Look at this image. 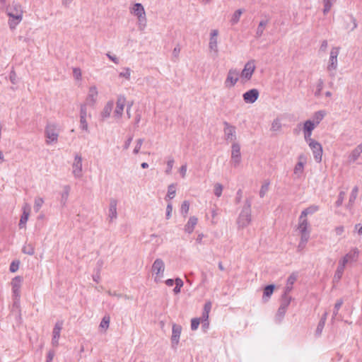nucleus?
Wrapping results in <instances>:
<instances>
[{
  "label": "nucleus",
  "mask_w": 362,
  "mask_h": 362,
  "mask_svg": "<svg viewBox=\"0 0 362 362\" xmlns=\"http://www.w3.org/2000/svg\"><path fill=\"white\" fill-rule=\"evenodd\" d=\"M129 11V13L136 18L138 30L144 31L147 27V16L144 6L141 3H132Z\"/></svg>",
  "instance_id": "f257e3e1"
},
{
  "label": "nucleus",
  "mask_w": 362,
  "mask_h": 362,
  "mask_svg": "<svg viewBox=\"0 0 362 362\" xmlns=\"http://www.w3.org/2000/svg\"><path fill=\"white\" fill-rule=\"evenodd\" d=\"M296 230L300 236L298 248L301 250L305 247L310 236L311 228L308 220L298 218Z\"/></svg>",
  "instance_id": "f03ea898"
},
{
  "label": "nucleus",
  "mask_w": 362,
  "mask_h": 362,
  "mask_svg": "<svg viewBox=\"0 0 362 362\" xmlns=\"http://www.w3.org/2000/svg\"><path fill=\"white\" fill-rule=\"evenodd\" d=\"M23 9L20 4L13 2L8 8V16H9L8 25L11 30L21 22L23 19Z\"/></svg>",
  "instance_id": "7ed1b4c3"
},
{
  "label": "nucleus",
  "mask_w": 362,
  "mask_h": 362,
  "mask_svg": "<svg viewBox=\"0 0 362 362\" xmlns=\"http://www.w3.org/2000/svg\"><path fill=\"white\" fill-rule=\"evenodd\" d=\"M60 133L59 125L55 122H48L45 129V142L47 145L56 144Z\"/></svg>",
  "instance_id": "20e7f679"
},
{
  "label": "nucleus",
  "mask_w": 362,
  "mask_h": 362,
  "mask_svg": "<svg viewBox=\"0 0 362 362\" xmlns=\"http://www.w3.org/2000/svg\"><path fill=\"white\" fill-rule=\"evenodd\" d=\"M340 47H332L329 52L327 70L331 77H334L338 69V56L340 53Z\"/></svg>",
  "instance_id": "39448f33"
},
{
  "label": "nucleus",
  "mask_w": 362,
  "mask_h": 362,
  "mask_svg": "<svg viewBox=\"0 0 362 362\" xmlns=\"http://www.w3.org/2000/svg\"><path fill=\"white\" fill-rule=\"evenodd\" d=\"M250 206V203L247 202L239 214L236 221L238 230L246 228L251 223L252 218Z\"/></svg>",
  "instance_id": "423d86ee"
},
{
  "label": "nucleus",
  "mask_w": 362,
  "mask_h": 362,
  "mask_svg": "<svg viewBox=\"0 0 362 362\" xmlns=\"http://www.w3.org/2000/svg\"><path fill=\"white\" fill-rule=\"evenodd\" d=\"M165 264L161 258H156L151 266V273L156 283L161 282L164 278Z\"/></svg>",
  "instance_id": "0eeeda50"
},
{
  "label": "nucleus",
  "mask_w": 362,
  "mask_h": 362,
  "mask_svg": "<svg viewBox=\"0 0 362 362\" xmlns=\"http://www.w3.org/2000/svg\"><path fill=\"white\" fill-rule=\"evenodd\" d=\"M127 105V98L124 95H119L117 97L115 107L113 108V119L118 122L124 115L125 106Z\"/></svg>",
  "instance_id": "6e6552de"
},
{
  "label": "nucleus",
  "mask_w": 362,
  "mask_h": 362,
  "mask_svg": "<svg viewBox=\"0 0 362 362\" xmlns=\"http://www.w3.org/2000/svg\"><path fill=\"white\" fill-rule=\"evenodd\" d=\"M307 160V156L303 153L298 156L297 163L293 170V175L295 180H300L303 177Z\"/></svg>",
  "instance_id": "1a4fd4ad"
},
{
  "label": "nucleus",
  "mask_w": 362,
  "mask_h": 362,
  "mask_svg": "<svg viewBox=\"0 0 362 362\" xmlns=\"http://www.w3.org/2000/svg\"><path fill=\"white\" fill-rule=\"evenodd\" d=\"M256 69V63L254 59H250L247 62L243 69L242 71L240 73V80L243 83H246L249 81Z\"/></svg>",
  "instance_id": "9d476101"
},
{
  "label": "nucleus",
  "mask_w": 362,
  "mask_h": 362,
  "mask_svg": "<svg viewBox=\"0 0 362 362\" xmlns=\"http://www.w3.org/2000/svg\"><path fill=\"white\" fill-rule=\"evenodd\" d=\"M71 173L76 179H80L83 175V158L80 153H76L71 164Z\"/></svg>",
  "instance_id": "9b49d317"
},
{
  "label": "nucleus",
  "mask_w": 362,
  "mask_h": 362,
  "mask_svg": "<svg viewBox=\"0 0 362 362\" xmlns=\"http://www.w3.org/2000/svg\"><path fill=\"white\" fill-rule=\"evenodd\" d=\"M218 35L219 31L217 29L211 30L209 33V49L215 57H217L219 53Z\"/></svg>",
  "instance_id": "f8f14e48"
},
{
  "label": "nucleus",
  "mask_w": 362,
  "mask_h": 362,
  "mask_svg": "<svg viewBox=\"0 0 362 362\" xmlns=\"http://www.w3.org/2000/svg\"><path fill=\"white\" fill-rule=\"evenodd\" d=\"M240 78V71L237 69H230L224 81L225 87L227 88L234 87Z\"/></svg>",
  "instance_id": "ddd939ff"
},
{
  "label": "nucleus",
  "mask_w": 362,
  "mask_h": 362,
  "mask_svg": "<svg viewBox=\"0 0 362 362\" xmlns=\"http://www.w3.org/2000/svg\"><path fill=\"white\" fill-rule=\"evenodd\" d=\"M99 97V91L98 88L96 86H90L88 88V93L86 95V101L83 105H86V106L94 107L98 101Z\"/></svg>",
  "instance_id": "4468645a"
},
{
  "label": "nucleus",
  "mask_w": 362,
  "mask_h": 362,
  "mask_svg": "<svg viewBox=\"0 0 362 362\" xmlns=\"http://www.w3.org/2000/svg\"><path fill=\"white\" fill-rule=\"evenodd\" d=\"M224 137L227 142L237 143L236 128L227 122H223Z\"/></svg>",
  "instance_id": "2eb2a0df"
},
{
  "label": "nucleus",
  "mask_w": 362,
  "mask_h": 362,
  "mask_svg": "<svg viewBox=\"0 0 362 362\" xmlns=\"http://www.w3.org/2000/svg\"><path fill=\"white\" fill-rule=\"evenodd\" d=\"M240 145L238 142L232 144L230 163L234 168L238 167L241 163Z\"/></svg>",
  "instance_id": "dca6fc26"
},
{
  "label": "nucleus",
  "mask_w": 362,
  "mask_h": 362,
  "mask_svg": "<svg viewBox=\"0 0 362 362\" xmlns=\"http://www.w3.org/2000/svg\"><path fill=\"white\" fill-rule=\"evenodd\" d=\"M23 277L20 276H15L11 282V289L13 293V296L15 300V303L19 300L21 297V288L23 284Z\"/></svg>",
  "instance_id": "f3484780"
},
{
  "label": "nucleus",
  "mask_w": 362,
  "mask_h": 362,
  "mask_svg": "<svg viewBox=\"0 0 362 362\" xmlns=\"http://www.w3.org/2000/svg\"><path fill=\"white\" fill-rule=\"evenodd\" d=\"M308 145L313 152L315 160L317 163H320L322 161L323 152L322 145L316 140L308 143Z\"/></svg>",
  "instance_id": "a211bd4d"
},
{
  "label": "nucleus",
  "mask_w": 362,
  "mask_h": 362,
  "mask_svg": "<svg viewBox=\"0 0 362 362\" xmlns=\"http://www.w3.org/2000/svg\"><path fill=\"white\" fill-rule=\"evenodd\" d=\"M90 117V114L88 112L86 105H81L80 107V128L86 132H88V123L87 118Z\"/></svg>",
  "instance_id": "6ab92c4d"
},
{
  "label": "nucleus",
  "mask_w": 362,
  "mask_h": 362,
  "mask_svg": "<svg viewBox=\"0 0 362 362\" xmlns=\"http://www.w3.org/2000/svg\"><path fill=\"white\" fill-rule=\"evenodd\" d=\"M117 204L116 199H110L108 206L107 218L110 222H114L117 218Z\"/></svg>",
  "instance_id": "aec40b11"
},
{
  "label": "nucleus",
  "mask_w": 362,
  "mask_h": 362,
  "mask_svg": "<svg viewBox=\"0 0 362 362\" xmlns=\"http://www.w3.org/2000/svg\"><path fill=\"white\" fill-rule=\"evenodd\" d=\"M182 332V327L177 324H173L172 327L171 346L175 349L179 344L180 337Z\"/></svg>",
  "instance_id": "412c9836"
},
{
  "label": "nucleus",
  "mask_w": 362,
  "mask_h": 362,
  "mask_svg": "<svg viewBox=\"0 0 362 362\" xmlns=\"http://www.w3.org/2000/svg\"><path fill=\"white\" fill-rule=\"evenodd\" d=\"M115 103L113 100H110L107 101L104 105L103 110L100 113V117L102 121H105L109 119L111 116V114H113V108H114Z\"/></svg>",
  "instance_id": "4be33fe9"
},
{
  "label": "nucleus",
  "mask_w": 362,
  "mask_h": 362,
  "mask_svg": "<svg viewBox=\"0 0 362 362\" xmlns=\"http://www.w3.org/2000/svg\"><path fill=\"white\" fill-rule=\"evenodd\" d=\"M22 215L21 216L18 226L21 229L26 228V223L30 214V206L25 203L22 207Z\"/></svg>",
  "instance_id": "5701e85b"
},
{
  "label": "nucleus",
  "mask_w": 362,
  "mask_h": 362,
  "mask_svg": "<svg viewBox=\"0 0 362 362\" xmlns=\"http://www.w3.org/2000/svg\"><path fill=\"white\" fill-rule=\"evenodd\" d=\"M259 95L258 90L253 88L244 93L243 98L246 103L252 104L258 99Z\"/></svg>",
  "instance_id": "b1692460"
},
{
  "label": "nucleus",
  "mask_w": 362,
  "mask_h": 362,
  "mask_svg": "<svg viewBox=\"0 0 362 362\" xmlns=\"http://www.w3.org/2000/svg\"><path fill=\"white\" fill-rule=\"evenodd\" d=\"M63 327V322L58 321L56 322L53 332H52V344L54 346H57L59 344V339L60 337V332Z\"/></svg>",
  "instance_id": "393cba45"
},
{
  "label": "nucleus",
  "mask_w": 362,
  "mask_h": 362,
  "mask_svg": "<svg viewBox=\"0 0 362 362\" xmlns=\"http://www.w3.org/2000/svg\"><path fill=\"white\" fill-rule=\"evenodd\" d=\"M319 209H320L319 206L315 205V204L310 205L302 211V212L298 218H301L303 220V219L308 220V216L315 214L316 212H317L319 211Z\"/></svg>",
  "instance_id": "a878e982"
},
{
  "label": "nucleus",
  "mask_w": 362,
  "mask_h": 362,
  "mask_svg": "<svg viewBox=\"0 0 362 362\" xmlns=\"http://www.w3.org/2000/svg\"><path fill=\"white\" fill-rule=\"evenodd\" d=\"M197 223L198 218L196 216H190L184 226L185 232L188 234H191L194 231L196 226L197 225Z\"/></svg>",
  "instance_id": "bb28decb"
},
{
  "label": "nucleus",
  "mask_w": 362,
  "mask_h": 362,
  "mask_svg": "<svg viewBox=\"0 0 362 362\" xmlns=\"http://www.w3.org/2000/svg\"><path fill=\"white\" fill-rule=\"evenodd\" d=\"M362 153V143L358 144L355 148H354L349 156V162L354 163L360 157Z\"/></svg>",
  "instance_id": "cd10ccee"
},
{
  "label": "nucleus",
  "mask_w": 362,
  "mask_h": 362,
  "mask_svg": "<svg viewBox=\"0 0 362 362\" xmlns=\"http://www.w3.org/2000/svg\"><path fill=\"white\" fill-rule=\"evenodd\" d=\"M359 253L360 252L357 247H353L344 256L350 263H353L358 261Z\"/></svg>",
  "instance_id": "c85d7f7f"
},
{
  "label": "nucleus",
  "mask_w": 362,
  "mask_h": 362,
  "mask_svg": "<svg viewBox=\"0 0 362 362\" xmlns=\"http://www.w3.org/2000/svg\"><path fill=\"white\" fill-rule=\"evenodd\" d=\"M297 280V274H291L286 281V284L284 288V294H288L292 291L293 286L296 281Z\"/></svg>",
  "instance_id": "c756f323"
},
{
  "label": "nucleus",
  "mask_w": 362,
  "mask_h": 362,
  "mask_svg": "<svg viewBox=\"0 0 362 362\" xmlns=\"http://www.w3.org/2000/svg\"><path fill=\"white\" fill-rule=\"evenodd\" d=\"M325 115L326 112L325 110H319L313 114L312 118L310 119V120L317 127L321 121L324 119Z\"/></svg>",
  "instance_id": "7c9ffc66"
},
{
  "label": "nucleus",
  "mask_w": 362,
  "mask_h": 362,
  "mask_svg": "<svg viewBox=\"0 0 362 362\" xmlns=\"http://www.w3.org/2000/svg\"><path fill=\"white\" fill-rule=\"evenodd\" d=\"M268 23H269V20H267V19H263L259 22V23L257 28L256 33H255L256 38H259L262 36L264 31L267 25H268Z\"/></svg>",
  "instance_id": "2f4dec72"
},
{
  "label": "nucleus",
  "mask_w": 362,
  "mask_h": 362,
  "mask_svg": "<svg viewBox=\"0 0 362 362\" xmlns=\"http://www.w3.org/2000/svg\"><path fill=\"white\" fill-rule=\"evenodd\" d=\"M282 124L281 119L279 117H276L271 123L270 130L273 132H278L281 130Z\"/></svg>",
  "instance_id": "473e14b6"
},
{
  "label": "nucleus",
  "mask_w": 362,
  "mask_h": 362,
  "mask_svg": "<svg viewBox=\"0 0 362 362\" xmlns=\"http://www.w3.org/2000/svg\"><path fill=\"white\" fill-rule=\"evenodd\" d=\"M270 184H271V182L269 180H264L262 182L261 187H260L259 192V197L261 198H263L267 194V192L269 191Z\"/></svg>",
  "instance_id": "72a5a7b5"
},
{
  "label": "nucleus",
  "mask_w": 362,
  "mask_h": 362,
  "mask_svg": "<svg viewBox=\"0 0 362 362\" xmlns=\"http://www.w3.org/2000/svg\"><path fill=\"white\" fill-rule=\"evenodd\" d=\"M132 69L129 67H123L121 69L118 75L119 78H124L127 81H129L132 75Z\"/></svg>",
  "instance_id": "f704fd0d"
},
{
  "label": "nucleus",
  "mask_w": 362,
  "mask_h": 362,
  "mask_svg": "<svg viewBox=\"0 0 362 362\" xmlns=\"http://www.w3.org/2000/svg\"><path fill=\"white\" fill-rule=\"evenodd\" d=\"M274 285H269L264 288V292H263V296H262L263 301H264V302L268 301V300L269 299V298L271 297V296L272 295V293L274 292Z\"/></svg>",
  "instance_id": "c9c22d12"
},
{
  "label": "nucleus",
  "mask_w": 362,
  "mask_h": 362,
  "mask_svg": "<svg viewBox=\"0 0 362 362\" xmlns=\"http://www.w3.org/2000/svg\"><path fill=\"white\" fill-rule=\"evenodd\" d=\"M144 139L142 138L137 139L134 142V146L133 148V154L138 155L141 149V147L144 144Z\"/></svg>",
  "instance_id": "e433bc0d"
},
{
  "label": "nucleus",
  "mask_w": 362,
  "mask_h": 362,
  "mask_svg": "<svg viewBox=\"0 0 362 362\" xmlns=\"http://www.w3.org/2000/svg\"><path fill=\"white\" fill-rule=\"evenodd\" d=\"M337 0H323V13L325 15L327 14L329 11L331 10L332 6L335 4Z\"/></svg>",
  "instance_id": "4c0bfd02"
},
{
  "label": "nucleus",
  "mask_w": 362,
  "mask_h": 362,
  "mask_svg": "<svg viewBox=\"0 0 362 362\" xmlns=\"http://www.w3.org/2000/svg\"><path fill=\"white\" fill-rule=\"evenodd\" d=\"M292 300V298L288 296V294H283L282 298H281V303L280 306L281 307V310L286 309L288 307L291 301Z\"/></svg>",
  "instance_id": "58836bf2"
},
{
  "label": "nucleus",
  "mask_w": 362,
  "mask_h": 362,
  "mask_svg": "<svg viewBox=\"0 0 362 362\" xmlns=\"http://www.w3.org/2000/svg\"><path fill=\"white\" fill-rule=\"evenodd\" d=\"M316 127H317V126L313 122H311L310 119H308V120L304 122V123L303 124L302 131H306V132H313V131Z\"/></svg>",
  "instance_id": "ea45409f"
},
{
  "label": "nucleus",
  "mask_w": 362,
  "mask_h": 362,
  "mask_svg": "<svg viewBox=\"0 0 362 362\" xmlns=\"http://www.w3.org/2000/svg\"><path fill=\"white\" fill-rule=\"evenodd\" d=\"M344 269V267L338 264V267L333 277L334 281L338 282L341 279Z\"/></svg>",
  "instance_id": "a19ab883"
},
{
  "label": "nucleus",
  "mask_w": 362,
  "mask_h": 362,
  "mask_svg": "<svg viewBox=\"0 0 362 362\" xmlns=\"http://www.w3.org/2000/svg\"><path fill=\"white\" fill-rule=\"evenodd\" d=\"M24 254L33 255L35 254V247L31 243H26L22 249Z\"/></svg>",
  "instance_id": "79ce46f5"
},
{
  "label": "nucleus",
  "mask_w": 362,
  "mask_h": 362,
  "mask_svg": "<svg viewBox=\"0 0 362 362\" xmlns=\"http://www.w3.org/2000/svg\"><path fill=\"white\" fill-rule=\"evenodd\" d=\"M44 204V199L40 197H37L34 201V210L35 212H38Z\"/></svg>",
  "instance_id": "37998d69"
},
{
  "label": "nucleus",
  "mask_w": 362,
  "mask_h": 362,
  "mask_svg": "<svg viewBox=\"0 0 362 362\" xmlns=\"http://www.w3.org/2000/svg\"><path fill=\"white\" fill-rule=\"evenodd\" d=\"M242 13H243L242 9H238L237 11H235L234 12V13L233 14V16L231 17V20H230V22L233 25L238 23V22L240 21Z\"/></svg>",
  "instance_id": "c03bdc74"
},
{
  "label": "nucleus",
  "mask_w": 362,
  "mask_h": 362,
  "mask_svg": "<svg viewBox=\"0 0 362 362\" xmlns=\"http://www.w3.org/2000/svg\"><path fill=\"white\" fill-rule=\"evenodd\" d=\"M223 186L218 182L214 185V193L217 197H220L222 195Z\"/></svg>",
  "instance_id": "a18cd8bd"
},
{
  "label": "nucleus",
  "mask_w": 362,
  "mask_h": 362,
  "mask_svg": "<svg viewBox=\"0 0 362 362\" xmlns=\"http://www.w3.org/2000/svg\"><path fill=\"white\" fill-rule=\"evenodd\" d=\"M176 194L175 185L171 184L168 187L167 198L172 199Z\"/></svg>",
  "instance_id": "49530a36"
},
{
  "label": "nucleus",
  "mask_w": 362,
  "mask_h": 362,
  "mask_svg": "<svg viewBox=\"0 0 362 362\" xmlns=\"http://www.w3.org/2000/svg\"><path fill=\"white\" fill-rule=\"evenodd\" d=\"M69 192H70V187L69 185L64 186L63 188V191L61 194L62 202H63L64 203L66 202L69 195Z\"/></svg>",
  "instance_id": "de8ad7c7"
},
{
  "label": "nucleus",
  "mask_w": 362,
  "mask_h": 362,
  "mask_svg": "<svg viewBox=\"0 0 362 362\" xmlns=\"http://www.w3.org/2000/svg\"><path fill=\"white\" fill-rule=\"evenodd\" d=\"M174 163H175V160H174L173 158H172V157L168 158V159L166 162L167 167H166V169L165 171V174H167V175L171 174Z\"/></svg>",
  "instance_id": "09e8293b"
},
{
  "label": "nucleus",
  "mask_w": 362,
  "mask_h": 362,
  "mask_svg": "<svg viewBox=\"0 0 362 362\" xmlns=\"http://www.w3.org/2000/svg\"><path fill=\"white\" fill-rule=\"evenodd\" d=\"M189 210V202L188 201H184L181 205V214L186 216Z\"/></svg>",
  "instance_id": "8fccbe9b"
},
{
  "label": "nucleus",
  "mask_w": 362,
  "mask_h": 362,
  "mask_svg": "<svg viewBox=\"0 0 362 362\" xmlns=\"http://www.w3.org/2000/svg\"><path fill=\"white\" fill-rule=\"evenodd\" d=\"M175 287L173 289V291L175 294H177L180 292L181 288L183 286V281L181 279L177 278L175 280Z\"/></svg>",
  "instance_id": "3c124183"
},
{
  "label": "nucleus",
  "mask_w": 362,
  "mask_h": 362,
  "mask_svg": "<svg viewBox=\"0 0 362 362\" xmlns=\"http://www.w3.org/2000/svg\"><path fill=\"white\" fill-rule=\"evenodd\" d=\"M343 304V300L339 299L337 301L334 305L332 318H335L338 314V312Z\"/></svg>",
  "instance_id": "603ef678"
},
{
  "label": "nucleus",
  "mask_w": 362,
  "mask_h": 362,
  "mask_svg": "<svg viewBox=\"0 0 362 362\" xmlns=\"http://www.w3.org/2000/svg\"><path fill=\"white\" fill-rule=\"evenodd\" d=\"M303 134L304 140L307 144L315 140L314 139L312 138L313 132L303 131Z\"/></svg>",
  "instance_id": "864d4df0"
},
{
  "label": "nucleus",
  "mask_w": 362,
  "mask_h": 362,
  "mask_svg": "<svg viewBox=\"0 0 362 362\" xmlns=\"http://www.w3.org/2000/svg\"><path fill=\"white\" fill-rule=\"evenodd\" d=\"M110 325V317L105 316L100 324V327L107 329Z\"/></svg>",
  "instance_id": "5fc2aeb1"
},
{
  "label": "nucleus",
  "mask_w": 362,
  "mask_h": 362,
  "mask_svg": "<svg viewBox=\"0 0 362 362\" xmlns=\"http://www.w3.org/2000/svg\"><path fill=\"white\" fill-rule=\"evenodd\" d=\"M200 322V318H193L191 321V329L192 330H197L199 327Z\"/></svg>",
  "instance_id": "6e6d98bb"
},
{
  "label": "nucleus",
  "mask_w": 362,
  "mask_h": 362,
  "mask_svg": "<svg viewBox=\"0 0 362 362\" xmlns=\"http://www.w3.org/2000/svg\"><path fill=\"white\" fill-rule=\"evenodd\" d=\"M327 317V313L325 314L324 317L321 319L320 322H319L317 327V332L320 334L322 332V330L324 327L325 320Z\"/></svg>",
  "instance_id": "4d7b16f0"
},
{
  "label": "nucleus",
  "mask_w": 362,
  "mask_h": 362,
  "mask_svg": "<svg viewBox=\"0 0 362 362\" xmlns=\"http://www.w3.org/2000/svg\"><path fill=\"white\" fill-rule=\"evenodd\" d=\"M345 228L343 226H337L334 232L337 236H341L344 233Z\"/></svg>",
  "instance_id": "13d9d810"
},
{
  "label": "nucleus",
  "mask_w": 362,
  "mask_h": 362,
  "mask_svg": "<svg viewBox=\"0 0 362 362\" xmlns=\"http://www.w3.org/2000/svg\"><path fill=\"white\" fill-rule=\"evenodd\" d=\"M187 170V165L186 163L182 165L181 167L179 168L178 171H179L182 178H185L186 177Z\"/></svg>",
  "instance_id": "bf43d9fd"
},
{
  "label": "nucleus",
  "mask_w": 362,
  "mask_h": 362,
  "mask_svg": "<svg viewBox=\"0 0 362 362\" xmlns=\"http://www.w3.org/2000/svg\"><path fill=\"white\" fill-rule=\"evenodd\" d=\"M172 212H173V205L171 203H169V204H168V205L166 206V214H165L166 219L168 220L171 218Z\"/></svg>",
  "instance_id": "052dcab7"
},
{
  "label": "nucleus",
  "mask_w": 362,
  "mask_h": 362,
  "mask_svg": "<svg viewBox=\"0 0 362 362\" xmlns=\"http://www.w3.org/2000/svg\"><path fill=\"white\" fill-rule=\"evenodd\" d=\"M357 194H358V187H355L352 189L351 194L350 195V198H349L350 202H354L355 201V199H356V197H357Z\"/></svg>",
  "instance_id": "680f3d73"
},
{
  "label": "nucleus",
  "mask_w": 362,
  "mask_h": 362,
  "mask_svg": "<svg viewBox=\"0 0 362 362\" xmlns=\"http://www.w3.org/2000/svg\"><path fill=\"white\" fill-rule=\"evenodd\" d=\"M345 193L344 192H341L339 194L338 199L336 202V205L337 206H340L342 204V202L344 199Z\"/></svg>",
  "instance_id": "e2e57ef3"
},
{
  "label": "nucleus",
  "mask_w": 362,
  "mask_h": 362,
  "mask_svg": "<svg viewBox=\"0 0 362 362\" xmlns=\"http://www.w3.org/2000/svg\"><path fill=\"white\" fill-rule=\"evenodd\" d=\"M106 56L110 59V60H111L115 64H118L119 63V59L117 56L112 55L110 53H107Z\"/></svg>",
  "instance_id": "0e129e2a"
},
{
  "label": "nucleus",
  "mask_w": 362,
  "mask_h": 362,
  "mask_svg": "<svg viewBox=\"0 0 362 362\" xmlns=\"http://www.w3.org/2000/svg\"><path fill=\"white\" fill-rule=\"evenodd\" d=\"M132 139H133L132 136H129L126 139V141H124V145H123L124 150H127L129 148L130 144L132 141Z\"/></svg>",
  "instance_id": "69168bd1"
},
{
  "label": "nucleus",
  "mask_w": 362,
  "mask_h": 362,
  "mask_svg": "<svg viewBox=\"0 0 362 362\" xmlns=\"http://www.w3.org/2000/svg\"><path fill=\"white\" fill-rule=\"evenodd\" d=\"M19 267V262H13L10 265V271L11 272H16Z\"/></svg>",
  "instance_id": "338daca9"
},
{
  "label": "nucleus",
  "mask_w": 362,
  "mask_h": 362,
  "mask_svg": "<svg viewBox=\"0 0 362 362\" xmlns=\"http://www.w3.org/2000/svg\"><path fill=\"white\" fill-rule=\"evenodd\" d=\"M354 232H356L358 235H362V225L360 223H357L354 226Z\"/></svg>",
  "instance_id": "774afa93"
}]
</instances>
